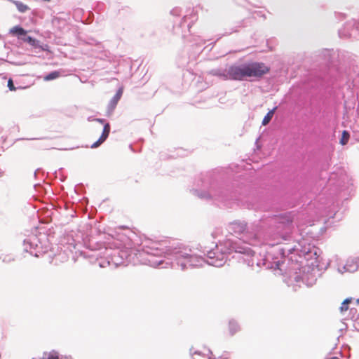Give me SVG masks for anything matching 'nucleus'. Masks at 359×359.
<instances>
[{
    "instance_id": "16",
    "label": "nucleus",
    "mask_w": 359,
    "mask_h": 359,
    "mask_svg": "<svg viewBox=\"0 0 359 359\" xmlns=\"http://www.w3.org/2000/svg\"><path fill=\"white\" fill-rule=\"evenodd\" d=\"M349 25V24H346V26L341 29H339V37L340 38H346V37H349L353 35V33L352 32H345L344 29L346 28V27H348Z\"/></svg>"
},
{
    "instance_id": "12",
    "label": "nucleus",
    "mask_w": 359,
    "mask_h": 359,
    "mask_svg": "<svg viewBox=\"0 0 359 359\" xmlns=\"http://www.w3.org/2000/svg\"><path fill=\"white\" fill-rule=\"evenodd\" d=\"M61 76V72L60 71H53L48 74L45 77V81H51Z\"/></svg>"
},
{
    "instance_id": "14",
    "label": "nucleus",
    "mask_w": 359,
    "mask_h": 359,
    "mask_svg": "<svg viewBox=\"0 0 359 359\" xmlns=\"http://www.w3.org/2000/svg\"><path fill=\"white\" fill-rule=\"evenodd\" d=\"M14 3L18 10L21 13H25L29 9V7L21 1H16Z\"/></svg>"
},
{
    "instance_id": "10",
    "label": "nucleus",
    "mask_w": 359,
    "mask_h": 359,
    "mask_svg": "<svg viewBox=\"0 0 359 359\" xmlns=\"http://www.w3.org/2000/svg\"><path fill=\"white\" fill-rule=\"evenodd\" d=\"M10 33L17 35L18 39H20V38H24L25 36L27 34V31L20 26H15L10 29Z\"/></svg>"
},
{
    "instance_id": "20",
    "label": "nucleus",
    "mask_w": 359,
    "mask_h": 359,
    "mask_svg": "<svg viewBox=\"0 0 359 359\" xmlns=\"http://www.w3.org/2000/svg\"><path fill=\"white\" fill-rule=\"evenodd\" d=\"M190 18H191V22H188L187 25V27L188 28V29H189L191 27V23H193L194 21L197 20V17L196 16V14L194 13V11H191Z\"/></svg>"
},
{
    "instance_id": "6",
    "label": "nucleus",
    "mask_w": 359,
    "mask_h": 359,
    "mask_svg": "<svg viewBox=\"0 0 359 359\" xmlns=\"http://www.w3.org/2000/svg\"><path fill=\"white\" fill-rule=\"evenodd\" d=\"M93 120L96 121L102 124H104V128H103V131H102L101 136L100 137V138L98 139L97 141H96L91 145V148H96V147H99L102 143H103L107 140V138L108 137L109 134L110 133L111 128H110L109 123H105V120L103 118L92 119L91 118H88V121H90Z\"/></svg>"
},
{
    "instance_id": "5",
    "label": "nucleus",
    "mask_w": 359,
    "mask_h": 359,
    "mask_svg": "<svg viewBox=\"0 0 359 359\" xmlns=\"http://www.w3.org/2000/svg\"><path fill=\"white\" fill-rule=\"evenodd\" d=\"M302 268L303 269L302 276H299L295 272L294 274L291 276V278H293L297 283L302 282L308 287L313 285L317 280L316 275L313 272L309 271V269L306 272V268L305 266Z\"/></svg>"
},
{
    "instance_id": "4",
    "label": "nucleus",
    "mask_w": 359,
    "mask_h": 359,
    "mask_svg": "<svg viewBox=\"0 0 359 359\" xmlns=\"http://www.w3.org/2000/svg\"><path fill=\"white\" fill-rule=\"evenodd\" d=\"M194 193L202 199L212 198L214 201L221 203L225 202L226 200L224 192L221 189H215L212 187L208 192H200L198 190L195 189L194 190Z\"/></svg>"
},
{
    "instance_id": "22",
    "label": "nucleus",
    "mask_w": 359,
    "mask_h": 359,
    "mask_svg": "<svg viewBox=\"0 0 359 359\" xmlns=\"http://www.w3.org/2000/svg\"><path fill=\"white\" fill-rule=\"evenodd\" d=\"M8 87L10 90H15V86L13 85V81L11 79L8 81Z\"/></svg>"
},
{
    "instance_id": "23",
    "label": "nucleus",
    "mask_w": 359,
    "mask_h": 359,
    "mask_svg": "<svg viewBox=\"0 0 359 359\" xmlns=\"http://www.w3.org/2000/svg\"><path fill=\"white\" fill-rule=\"evenodd\" d=\"M2 260L4 262H10L11 260H13V258L11 255H5Z\"/></svg>"
},
{
    "instance_id": "28",
    "label": "nucleus",
    "mask_w": 359,
    "mask_h": 359,
    "mask_svg": "<svg viewBox=\"0 0 359 359\" xmlns=\"http://www.w3.org/2000/svg\"><path fill=\"white\" fill-rule=\"evenodd\" d=\"M357 303H358V304H359V299H357Z\"/></svg>"
},
{
    "instance_id": "26",
    "label": "nucleus",
    "mask_w": 359,
    "mask_h": 359,
    "mask_svg": "<svg viewBox=\"0 0 359 359\" xmlns=\"http://www.w3.org/2000/svg\"><path fill=\"white\" fill-rule=\"evenodd\" d=\"M179 12H180V10L178 8H174L173 10L171 11V13L172 15H178Z\"/></svg>"
},
{
    "instance_id": "1",
    "label": "nucleus",
    "mask_w": 359,
    "mask_h": 359,
    "mask_svg": "<svg viewBox=\"0 0 359 359\" xmlns=\"http://www.w3.org/2000/svg\"><path fill=\"white\" fill-rule=\"evenodd\" d=\"M232 252L246 255L248 257H243V259L250 266L253 267L256 262L258 267L281 270L280 265L283 263L281 259L292 254L301 259L311 252V245L302 239L292 248L271 247V251H268L259 261L248 247L240 244V241L226 239L217 244L214 249L208 251L205 259L182 244L166 246L164 242L147 238L139 243L137 240L133 241L123 234H118L117 238L112 237L103 249L92 250L87 256L95 259V264L101 268L109 266L116 269L132 264L161 268H167L170 265L185 270L202 266L205 262L216 267L222 266Z\"/></svg>"
},
{
    "instance_id": "18",
    "label": "nucleus",
    "mask_w": 359,
    "mask_h": 359,
    "mask_svg": "<svg viewBox=\"0 0 359 359\" xmlns=\"http://www.w3.org/2000/svg\"><path fill=\"white\" fill-rule=\"evenodd\" d=\"M351 298H347L342 302L341 306L340 307V311L341 313L346 311L348 310V304L351 302Z\"/></svg>"
},
{
    "instance_id": "3",
    "label": "nucleus",
    "mask_w": 359,
    "mask_h": 359,
    "mask_svg": "<svg viewBox=\"0 0 359 359\" xmlns=\"http://www.w3.org/2000/svg\"><path fill=\"white\" fill-rule=\"evenodd\" d=\"M23 245L26 252L36 257L46 253L50 248L47 236L43 233H38L37 229L24 240Z\"/></svg>"
},
{
    "instance_id": "21",
    "label": "nucleus",
    "mask_w": 359,
    "mask_h": 359,
    "mask_svg": "<svg viewBox=\"0 0 359 359\" xmlns=\"http://www.w3.org/2000/svg\"><path fill=\"white\" fill-rule=\"evenodd\" d=\"M295 260L297 262V264H295L294 266L292 267V270L296 271V270L299 269V271H301L300 266H302V261L297 260V259H295Z\"/></svg>"
},
{
    "instance_id": "8",
    "label": "nucleus",
    "mask_w": 359,
    "mask_h": 359,
    "mask_svg": "<svg viewBox=\"0 0 359 359\" xmlns=\"http://www.w3.org/2000/svg\"><path fill=\"white\" fill-rule=\"evenodd\" d=\"M20 40L23 41L24 42L28 43L30 46L35 48H40L43 50H46L48 48L47 45L41 46L39 40L34 39L30 36H27V34L24 38H20Z\"/></svg>"
},
{
    "instance_id": "27",
    "label": "nucleus",
    "mask_w": 359,
    "mask_h": 359,
    "mask_svg": "<svg viewBox=\"0 0 359 359\" xmlns=\"http://www.w3.org/2000/svg\"><path fill=\"white\" fill-rule=\"evenodd\" d=\"M208 359H224V358H221V357H219V358H212V357H209V358H208Z\"/></svg>"
},
{
    "instance_id": "19",
    "label": "nucleus",
    "mask_w": 359,
    "mask_h": 359,
    "mask_svg": "<svg viewBox=\"0 0 359 359\" xmlns=\"http://www.w3.org/2000/svg\"><path fill=\"white\" fill-rule=\"evenodd\" d=\"M345 271L353 272L357 269L356 266H351L348 262L344 266Z\"/></svg>"
},
{
    "instance_id": "13",
    "label": "nucleus",
    "mask_w": 359,
    "mask_h": 359,
    "mask_svg": "<svg viewBox=\"0 0 359 359\" xmlns=\"http://www.w3.org/2000/svg\"><path fill=\"white\" fill-rule=\"evenodd\" d=\"M276 107L273 108L272 110L269 111L266 115L264 117L262 120V125L265 126L269 123L271 119L272 118V116L274 114V111L276 110Z\"/></svg>"
},
{
    "instance_id": "17",
    "label": "nucleus",
    "mask_w": 359,
    "mask_h": 359,
    "mask_svg": "<svg viewBox=\"0 0 359 359\" xmlns=\"http://www.w3.org/2000/svg\"><path fill=\"white\" fill-rule=\"evenodd\" d=\"M349 137H350L349 133L346 130H344L342 133L341 138L340 140V143L342 145L346 144L349 140Z\"/></svg>"
},
{
    "instance_id": "9",
    "label": "nucleus",
    "mask_w": 359,
    "mask_h": 359,
    "mask_svg": "<svg viewBox=\"0 0 359 359\" xmlns=\"http://www.w3.org/2000/svg\"><path fill=\"white\" fill-rule=\"evenodd\" d=\"M123 94V88H120L114 95V96L111 99L109 103V109L111 110H114L121 99Z\"/></svg>"
},
{
    "instance_id": "2",
    "label": "nucleus",
    "mask_w": 359,
    "mask_h": 359,
    "mask_svg": "<svg viewBox=\"0 0 359 359\" xmlns=\"http://www.w3.org/2000/svg\"><path fill=\"white\" fill-rule=\"evenodd\" d=\"M269 72V67L265 64L255 62L212 69L210 74L224 80L243 81L252 77L259 79Z\"/></svg>"
},
{
    "instance_id": "15",
    "label": "nucleus",
    "mask_w": 359,
    "mask_h": 359,
    "mask_svg": "<svg viewBox=\"0 0 359 359\" xmlns=\"http://www.w3.org/2000/svg\"><path fill=\"white\" fill-rule=\"evenodd\" d=\"M239 330L238 323L234 320L229 321V330L231 334H233Z\"/></svg>"
},
{
    "instance_id": "24",
    "label": "nucleus",
    "mask_w": 359,
    "mask_h": 359,
    "mask_svg": "<svg viewBox=\"0 0 359 359\" xmlns=\"http://www.w3.org/2000/svg\"><path fill=\"white\" fill-rule=\"evenodd\" d=\"M188 18H189V17H188V15H185L184 16V18H182V21L180 24V26H185V24L187 23V21H188Z\"/></svg>"
},
{
    "instance_id": "11",
    "label": "nucleus",
    "mask_w": 359,
    "mask_h": 359,
    "mask_svg": "<svg viewBox=\"0 0 359 359\" xmlns=\"http://www.w3.org/2000/svg\"><path fill=\"white\" fill-rule=\"evenodd\" d=\"M42 359H59L58 353L54 350L50 352H44Z\"/></svg>"
},
{
    "instance_id": "7",
    "label": "nucleus",
    "mask_w": 359,
    "mask_h": 359,
    "mask_svg": "<svg viewBox=\"0 0 359 359\" xmlns=\"http://www.w3.org/2000/svg\"><path fill=\"white\" fill-rule=\"evenodd\" d=\"M247 229V224L245 222L234 221L228 226V230L231 233L240 236L244 233Z\"/></svg>"
},
{
    "instance_id": "25",
    "label": "nucleus",
    "mask_w": 359,
    "mask_h": 359,
    "mask_svg": "<svg viewBox=\"0 0 359 359\" xmlns=\"http://www.w3.org/2000/svg\"><path fill=\"white\" fill-rule=\"evenodd\" d=\"M354 26H355V28L353 29L352 32L355 30L358 32V34H359V22L355 23Z\"/></svg>"
}]
</instances>
